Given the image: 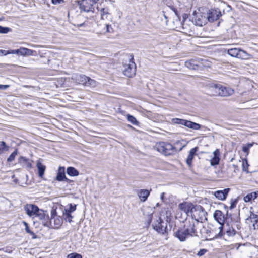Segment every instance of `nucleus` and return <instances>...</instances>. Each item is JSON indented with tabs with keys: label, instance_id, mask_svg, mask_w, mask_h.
I'll return each mask as SVG.
<instances>
[{
	"label": "nucleus",
	"instance_id": "obj_1",
	"mask_svg": "<svg viewBox=\"0 0 258 258\" xmlns=\"http://www.w3.org/2000/svg\"><path fill=\"white\" fill-rule=\"evenodd\" d=\"M200 224L196 215H192L191 219H186L183 227L191 237L198 236V229Z\"/></svg>",
	"mask_w": 258,
	"mask_h": 258
},
{
	"label": "nucleus",
	"instance_id": "obj_2",
	"mask_svg": "<svg viewBox=\"0 0 258 258\" xmlns=\"http://www.w3.org/2000/svg\"><path fill=\"white\" fill-rule=\"evenodd\" d=\"M213 217L220 225L218 229L215 230V234L213 238L221 237L223 235V225L227 217L225 216L221 211L218 210L214 212Z\"/></svg>",
	"mask_w": 258,
	"mask_h": 258
},
{
	"label": "nucleus",
	"instance_id": "obj_3",
	"mask_svg": "<svg viewBox=\"0 0 258 258\" xmlns=\"http://www.w3.org/2000/svg\"><path fill=\"white\" fill-rule=\"evenodd\" d=\"M155 148L159 152L165 156L174 155L178 151V150L171 144L164 142L156 143Z\"/></svg>",
	"mask_w": 258,
	"mask_h": 258
},
{
	"label": "nucleus",
	"instance_id": "obj_4",
	"mask_svg": "<svg viewBox=\"0 0 258 258\" xmlns=\"http://www.w3.org/2000/svg\"><path fill=\"white\" fill-rule=\"evenodd\" d=\"M78 3L81 10L85 12L96 13V9L99 8L97 0H81Z\"/></svg>",
	"mask_w": 258,
	"mask_h": 258
},
{
	"label": "nucleus",
	"instance_id": "obj_5",
	"mask_svg": "<svg viewBox=\"0 0 258 258\" xmlns=\"http://www.w3.org/2000/svg\"><path fill=\"white\" fill-rule=\"evenodd\" d=\"M179 208L186 215H189V214L195 215L198 213H203L204 211L201 206H199L197 208L195 207L194 205L190 203H182L179 205Z\"/></svg>",
	"mask_w": 258,
	"mask_h": 258
},
{
	"label": "nucleus",
	"instance_id": "obj_6",
	"mask_svg": "<svg viewBox=\"0 0 258 258\" xmlns=\"http://www.w3.org/2000/svg\"><path fill=\"white\" fill-rule=\"evenodd\" d=\"M185 66L189 69L202 70L204 67H209V63L206 59H201L200 60L191 59L185 62Z\"/></svg>",
	"mask_w": 258,
	"mask_h": 258
},
{
	"label": "nucleus",
	"instance_id": "obj_7",
	"mask_svg": "<svg viewBox=\"0 0 258 258\" xmlns=\"http://www.w3.org/2000/svg\"><path fill=\"white\" fill-rule=\"evenodd\" d=\"M128 63L124 64L123 67V74L125 76L132 77L135 74L136 72V64L133 61V56L131 55L128 58Z\"/></svg>",
	"mask_w": 258,
	"mask_h": 258
},
{
	"label": "nucleus",
	"instance_id": "obj_8",
	"mask_svg": "<svg viewBox=\"0 0 258 258\" xmlns=\"http://www.w3.org/2000/svg\"><path fill=\"white\" fill-rule=\"evenodd\" d=\"M152 226L154 230L159 233L164 234L166 233L167 229V221H164L161 218L154 222Z\"/></svg>",
	"mask_w": 258,
	"mask_h": 258
},
{
	"label": "nucleus",
	"instance_id": "obj_9",
	"mask_svg": "<svg viewBox=\"0 0 258 258\" xmlns=\"http://www.w3.org/2000/svg\"><path fill=\"white\" fill-rule=\"evenodd\" d=\"M227 53L232 57L240 59H245L248 55L245 51L237 48L228 49Z\"/></svg>",
	"mask_w": 258,
	"mask_h": 258
},
{
	"label": "nucleus",
	"instance_id": "obj_10",
	"mask_svg": "<svg viewBox=\"0 0 258 258\" xmlns=\"http://www.w3.org/2000/svg\"><path fill=\"white\" fill-rule=\"evenodd\" d=\"M249 213V216L246 219V222L248 224L252 223L254 229L258 228V211L255 212L253 208L250 207Z\"/></svg>",
	"mask_w": 258,
	"mask_h": 258
},
{
	"label": "nucleus",
	"instance_id": "obj_11",
	"mask_svg": "<svg viewBox=\"0 0 258 258\" xmlns=\"http://www.w3.org/2000/svg\"><path fill=\"white\" fill-rule=\"evenodd\" d=\"M174 235L181 242L185 241L187 238L191 237L183 227H180L177 229V231L174 233Z\"/></svg>",
	"mask_w": 258,
	"mask_h": 258
},
{
	"label": "nucleus",
	"instance_id": "obj_12",
	"mask_svg": "<svg viewBox=\"0 0 258 258\" xmlns=\"http://www.w3.org/2000/svg\"><path fill=\"white\" fill-rule=\"evenodd\" d=\"M24 209L28 216L34 218L39 208L34 204H27L24 206Z\"/></svg>",
	"mask_w": 258,
	"mask_h": 258
},
{
	"label": "nucleus",
	"instance_id": "obj_13",
	"mask_svg": "<svg viewBox=\"0 0 258 258\" xmlns=\"http://www.w3.org/2000/svg\"><path fill=\"white\" fill-rule=\"evenodd\" d=\"M192 22L196 26H202L207 23L206 16L203 14H198L195 15Z\"/></svg>",
	"mask_w": 258,
	"mask_h": 258
},
{
	"label": "nucleus",
	"instance_id": "obj_14",
	"mask_svg": "<svg viewBox=\"0 0 258 258\" xmlns=\"http://www.w3.org/2000/svg\"><path fill=\"white\" fill-rule=\"evenodd\" d=\"M34 218H37L42 221V223L44 225H46V223L49 220V216L47 213L46 211H44L42 209L39 208L38 211H37L36 215L34 216Z\"/></svg>",
	"mask_w": 258,
	"mask_h": 258
},
{
	"label": "nucleus",
	"instance_id": "obj_15",
	"mask_svg": "<svg viewBox=\"0 0 258 258\" xmlns=\"http://www.w3.org/2000/svg\"><path fill=\"white\" fill-rule=\"evenodd\" d=\"M221 16V12L217 10L212 9L207 13L206 19L209 22H212L218 20Z\"/></svg>",
	"mask_w": 258,
	"mask_h": 258
},
{
	"label": "nucleus",
	"instance_id": "obj_16",
	"mask_svg": "<svg viewBox=\"0 0 258 258\" xmlns=\"http://www.w3.org/2000/svg\"><path fill=\"white\" fill-rule=\"evenodd\" d=\"M230 191V188H225L223 190H217L214 192V196L218 200H225Z\"/></svg>",
	"mask_w": 258,
	"mask_h": 258
},
{
	"label": "nucleus",
	"instance_id": "obj_17",
	"mask_svg": "<svg viewBox=\"0 0 258 258\" xmlns=\"http://www.w3.org/2000/svg\"><path fill=\"white\" fill-rule=\"evenodd\" d=\"M221 87L222 85L220 84L211 85L209 87L210 95L213 96H219V92H220Z\"/></svg>",
	"mask_w": 258,
	"mask_h": 258
},
{
	"label": "nucleus",
	"instance_id": "obj_18",
	"mask_svg": "<svg viewBox=\"0 0 258 258\" xmlns=\"http://www.w3.org/2000/svg\"><path fill=\"white\" fill-rule=\"evenodd\" d=\"M234 93V90L232 88L223 86L222 85L220 92H219V96L223 97H227L232 95Z\"/></svg>",
	"mask_w": 258,
	"mask_h": 258
},
{
	"label": "nucleus",
	"instance_id": "obj_19",
	"mask_svg": "<svg viewBox=\"0 0 258 258\" xmlns=\"http://www.w3.org/2000/svg\"><path fill=\"white\" fill-rule=\"evenodd\" d=\"M137 193L140 201L144 202L147 200L150 191L147 189H140L137 191Z\"/></svg>",
	"mask_w": 258,
	"mask_h": 258
},
{
	"label": "nucleus",
	"instance_id": "obj_20",
	"mask_svg": "<svg viewBox=\"0 0 258 258\" xmlns=\"http://www.w3.org/2000/svg\"><path fill=\"white\" fill-rule=\"evenodd\" d=\"M96 10L100 12L102 19H106L108 15L110 14L109 8L107 7H102L101 4H99V8L96 9Z\"/></svg>",
	"mask_w": 258,
	"mask_h": 258
},
{
	"label": "nucleus",
	"instance_id": "obj_21",
	"mask_svg": "<svg viewBox=\"0 0 258 258\" xmlns=\"http://www.w3.org/2000/svg\"><path fill=\"white\" fill-rule=\"evenodd\" d=\"M197 150L198 147H195L189 151V154L186 160V163L188 167H191L192 166V161L195 155L196 154Z\"/></svg>",
	"mask_w": 258,
	"mask_h": 258
},
{
	"label": "nucleus",
	"instance_id": "obj_22",
	"mask_svg": "<svg viewBox=\"0 0 258 258\" xmlns=\"http://www.w3.org/2000/svg\"><path fill=\"white\" fill-rule=\"evenodd\" d=\"M56 180L58 181H63L64 179L68 180L65 175L64 167H59L56 177Z\"/></svg>",
	"mask_w": 258,
	"mask_h": 258
},
{
	"label": "nucleus",
	"instance_id": "obj_23",
	"mask_svg": "<svg viewBox=\"0 0 258 258\" xmlns=\"http://www.w3.org/2000/svg\"><path fill=\"white\" fill-rule=\"evenodd\" d=\"M76 82L80 84L87 85L88 77L84 75H77L75 76Z\"/></svg>",
	"mask_w": 258,
	"mask_h": 258
},
{
	"label": "nucleus",
	"instance_id": "obj_24",
	"mask_svg": "<svg viewBox=\"0 0 258 258\" xmlns=\"http://www.w3.org/2000/svg\"><path fill=\"white\" fill-rule=\"evenodd\" d=\"M183 125L188 128L196 130H199L201 128L200 124L187 120H184Z\"/></svg>",
	"mask_w": 258,
	"mask_h": 258
},
{
	"label": "nucleus",
	"instance_id": "obj_25",
	"mask_svg": "<svg viewBox=\"0 0 258 258\" xmlns=\"http://www.w3.org/2000/svg\"><path fill=\"white\" fill-rule=\"evenodd\" d=\"M214 157L211 159V164L212 166L217 165L219 164L220 161L219 158V151L218 150H216L213 152Z\"/></svg>",
	"mask_w": 258,
	"mask_h": 258
},
{
	"label": "nucleus",
	"instance_id": "obj_26",
	"mask_svg": "<svg viewBox=\"0 0 258 258\" xmlns=\"http://www.w3.org/2000/svg\"><path fill=\"white\" fill-rule=\"evenodd\" d=\"M37 167L38 169V173L39 176L40 178H43L46 169L45 166L43 165L39 160L37 162Z\"/></svg>",
	"mask_w": 258,
	"mask_h": 258
},
{
	"label": "nucleus",
	"instance_id": "obj_27",
	"mask_svg": "<svg viewBox=\"0 0 258 258\" xmlns=\"http://www.w3.org/2000/svg\"><path fill=\"white\" fill-rule=\"evenodd\" d=\"M18 163L22 164L23 167H26L28 168H30L32 167L31 163L29 160L23 156H21L19 158Z\"/></svg>",
	"mask_w": 258,
	"mask_h": 258
},
{
	"label": "nucleus",
	"instance_id": "obj_28",
	"mask_svg": "<svg viewBox=\"0 0 258 258\" xmlns=\"http://www.w3.org/2000/svg\"><path fill=\"white\" fill-rule=\"evenodd\" d=\"M258 197V191L252 192L244 197L243 200L245 202H250L251 200H254Z\"/></svg>",
	"mask_w": 258,
	"mask_h": 258
},
{
	"label": "nucleus",
	"instance_id": "obj_29",
	"mask_svg": "<svg viewBox=\"0 0 258 258\" xmlns=\"http://www.w3.org/2000/svg\"><path fill=\"white\" fill-rule=\"evenodd\" d=\"M34 53H36L35 51L24 47L20 48V55H34Z\"/></svg>",
	"mask_w": 258,
	"mask_h": 258
},
{
	"label": "nucleus",
	"instance_id": "obj_30",
	"mask_svg": "<svg viewBox=\"0 0 258 258\" xmlns=\"http://www.w3.org/2000/svg\"><path fill=\"white\" fill-rule=\"evenodd\" d=\"M67 173L71 176H77L79 174V171L73 167H69L67 168Z\"/></svg>",
	"mask_w": 258,
	"mask_h": 258
},
{
	"label": "nucleus",
	"instance_id": "obj_31",
	"mask_svg": "<svg viewBox=\"0 0 258 258\" xmlns=\"http://www.w3.org/2000/svg\"><path fill=\"white\" fill-rule=\"evenodd\" d=\"M127 119L130 122L134 125H138L139 124V122L137 121L136 118L131 115L127 114Z\"/></svg>",
	"mask_w": 258,
	"mask_h": 258
},
{
	"label": "nucleus",
	"instance_id": "obj_32",
	"mask_svg": "<svg viewBox=\"0 0 258 258\" xmlns=\"http://www.w3.org/2000/svg\"><path fill=\"white\" fill-rule=\"evenodd\" d=\"M23 223L25 225V229L26 232L30 234V235H31L33 236V238H35L36 236L35 235V233L33 231H32L30 230L28 223L25 221L23 222Z\"/></svg>",
	"mask_w": 258,
	"mask_h": 258
},
{
	"label": "nucleus",
	"instance_id": "obj_33",
	"mask_svg": "<svg viewBox=\"0 0 258 258\" xmlns=\"http://www.w3.org/2000/svg\"><path fill=\"white\" fill-rule=\"evenodd\" d=\"M8 150V147L6 146V143L4 141L0 142V154L3 153L5 151Z\"/></svg>",
	"mask_w": 258,
	"mask_h": 258
},
{
	"label": "nucleus",
	"instance_id": "obj_34",
	"mask_svg": "<svg viewBox=\"0 0 258 258\" xmlns=\"http://www.w3.org/2000/svg\"><path fill=\"white\" fill-rule=\"evenodd\" d=\"M18 154L17 149L15 150V151L10 155V156L7 159V161L9 162L13 161L16 157V156Z\"/></svg>",
	"mask_w": 258,
	"mask_h": 258
},
{
	"label": "nucleus",
	"instance_id": "obj_35",
	"mask_svg": "<svg viewBox=\"0 0 258 258\" xmlns=\"http://www.w3.org/2000/svg\"><path fill=\"white\" fill-rule=\"evenodd\" d=\"M185 119L179 118H173L171 120V122L173 124L183 125Z\"/></svg>",
	"mask_w": 258,
	"mask_h": 258
},
{
	"label": "nucleus",
	"instance_id": "obj_36",
	"mask_svg": "<svg viewBox=\"0 0 258 258\" xmlns=\"http://www.w3.org/2000/svg\"><path fill=\"white\" fill-rule=\"evenodd\" d=\"M236 233V230L233 227L229 228L226 231V233L229 236H233L235 235Z\"/></svg>",
	"mask_w": 258,
	"mask_h": 258
},
{
	"label": "nucleus",
	"instance_id": "obj_37",
	"mask_svg": "<svg viewBox=\"0 0 258 258\" xmlns=\"http://www.w3.org/2000/svg\"><path fill=\"white\" fill-rule=\"evenodd\" d=\"M69 208L68 209H66L64 212L72 213L73 212L75 211L76 209V205H73L72 204H69Z\"/></svg>",
	"mask_w": 258,
	"mask_h": 258
},
{
	"label": "nucleus",
	"instance_id": "obj_38",
	"mask_svg": "<svg viewBox=\"0 0 258 258\" xmlns=\"http://www.w3.org/2000/svg\"><path fill=\"white\" fill-rule=\"evenodd\" d=\"M253 146V143H248L242 147V151L246 153L247 154H248L249 150V149Z\"/></svg>",
	"mask_w": 258,
	"mask_h": 258
},
{
	"label": "nucleus",
	"instance_id": "obj_39",
	"mask_svg": "<svg viewBox=\"0 0 258 258\" xmlns=\"http://www.w3.org/2000/svg\"><path fill=\"white\" fill-rule=\"evenodd\" d=\"M63 215L64 216H65L66 221L71 223L72 222V219L73 218L71 213L64 212Z\"/></svg>",
	"mask_w": 258,
	"mask_h": 258
},
{
	"label": "nucleus",
	"instance_id": "obj_40",
	"mask_svg": "<svg viewBox=\"0 0 258 258\" xmlns=\"http://www.w3.org/2000/svg\"><path fill=\"white\" fill-rule=\"evenodd\" d=\"M248 164L246 159H242V167L243 171H247Z\"/></svg>",
	"mask_w": 258,
	"mask_h": 258
},
{
	"label": "nucleus",
	"instance_id": "obj_41",
	"mask_svg": "<svg viewBox=\"0 0 258 258\" xmlns=\"http://www.w3.org/2000/svg\"><path fill=\"white\" fill-rule=\"evenodd\" d=\"M11 30V28L7 27H3L0 26V33L6 34Z\"/></svg>",
	"mask_w": 258,
	"mask_h": 258
},
{
	"label": "nucleus",
	"instance_id": "obj_42",
	"mask_svg": "<svg viewBox=\"0 0 258 258\" xmlns=\"http://www.w3.org/2000/svg\"><path fill=\"white\" fill-rule=\"evenodd\" d=\"M67 258H82V256L79 253H71L68 255Z\"/></svg>",
	"mask_w": 258,
	"mask_h": 258
},
{
	"label": "nucleus",
	"instance_id": "obj_43",
	"mask_svg": "<svg viewBox=\"0 0 258 258\" xmlns=\"http://www.w3.org/2000/svg\"><path fill=\"white\" fill-rule=\"evenodd\" d=\"M87 81V85H86V86H95L96 85V81L94 80L91 79L89 77H88V79Z\"/></svg>",
	"mask_w": 258,
	"mask_h": 258
},
{
	"label": "nucleus",
	"instance_id": "obj_44",
	"mask_svg": "<svg viewBox=\"0 0 258 258\" xmlns=\"http://www.w3.org/2000/svg\"><path fill=\"white\" fill-rule=\"evenodd\" d=\"M9 54H16L20 55V48L16 50H12L8 51Z\"/></svg>",
	"mask_w": 258,
	"mask_h": 258
},
{
	"label": "nucleus",
	"instance_id": "obj_45",
	"mask_svg": "<svg viewBox=\"0 0 258 258\" xmlns=\"http://www.w3.org/2000/svg\"><path fill=\"white\" fill-rule=\"evenodd\" d=\"M237 201L236 200H233L231 202L230 209H232L236 207Z\"/></svg>",
	"mask_w": 258,
	"mask_h": 258
},
{
	"label": "nucleus",
	"instance_id": "obj_46",
	"mask_svg": "<svg viewBox=\"0 0 258 258\" xmlns=\"http://www.w3.org/2000/svg\"><path fill=\"white\" fill-rule=\"evenodd\" d=\"M51 3L53 5H58L64 3V0H51Z\"/></svg>",
	"mask_w": 258,
	"mask_h": 258
},
{
	"label": "nucleus",
	"instance_id": "obj_47",
	"mask_svg": "<svg viewBox=\"0 0 258 258\" xmlns=\"http://www.w3.org/2000/svg\"><path fill=\"white\" fill-rule=\"evenodd\" d=\"M207 252V250L205 249H200V251H198L197 255L199 256L203 255Z\"/></svg>",
	"mask_w": 258,
	"mask_h": 258
},
{
	"label": "nucleus",
	"instance_id": "obj_48",
	"mask_svg": "<svg viewBox=\"0 0 258 258\" xmlns=\"http://www.w3.org/2000/svg\"><path fill=\"white\" fill-rule=\"evenodd\" d=\"M106 32L111 33L113 31V29L110 25L106 24Z\"/></svg>",
	"mask_w": 258,
	"mask_h": 258
},
{
	"label": "nucleus",
	"instance_id": "obj_49",
	"mask_svg": "<svg viewBox=\"0 0 258 258\" xmlns=\"http://www.w3.org/2000/svg\"><path fill=\"white\" fill-rule=\"evenodd\" d=\"M8 51H6L5 50H0V56L6 55L8 54Z\"/></svg>",
	"mask_w": 258,
	"mask_h": 258
},
{
	"label": "nucleus",
	"instance_id": "obj_50",
	"mask_svg": "<svg viewBox=\"0 0 258 258\" xmlns=\"http://www.w3.org/2000/svg\"><path fill=\"white\" fill-rule=\"evenodd\" d=\"M9 87L8 85H0V90H6Z\"/></svg>",
	"mask_w": 258,
	"mask_h": 258
},
{
	"label": "nucleus",
	"instance_id": "obj_51",
	"mask_svg": "<svg viewBox=\"0 0 258 258\" xmlns=\"http://www.w3.org/2000/svg\"><path fill=\"white\" fill-rule=\"evenodd\" d=\"M63 181H66V182H68V183H70V182H71L72 181L70 179H68V180H67V179H64V180H63Z\"/></svg>",
	"mask_w": 258,
	"mask_h": 258
},
{
	"label": "nucleus",
	"instance_id": "obj_52",
	"mask_svg": "<svg viewBox=\"0 0 258 258\" xmlns=\"http://www.w3.org/2000/svg\"><path fill=\"white\" fill-rule=\"evenodd\" d=\"M228 212H227L226 216L228 217Z\"/></svg>",
	"mask_w": 258,
	"mask_h": 258
}]
</instances>
